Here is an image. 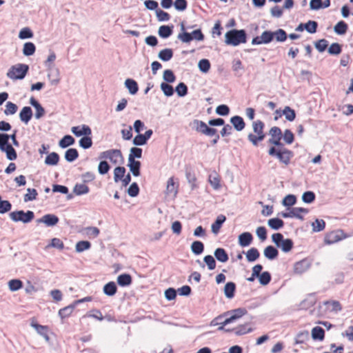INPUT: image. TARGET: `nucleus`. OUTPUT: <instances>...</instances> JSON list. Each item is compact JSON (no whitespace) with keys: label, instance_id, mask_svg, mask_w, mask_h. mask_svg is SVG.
I'll use <instances>...</instances> for the list:
<instances>
[{"label":"nucleus","instance_id":"12","mask_svg":"<svg viewBox=\"0 0 353 353\" xmlns=\"http://www.w3.org/2000/svg\"><path fill=\"white\" fill-rule=\"evenodd\" d=\"M71 131L77 137H81L82 135L90 136L92 134L90 128L86 125L74 126L72 128Z\"/></svg>","mask_w":353,"mask_h":353},{"label":"nucleus","instance_id":"6","mask_svg":"<svg viewBox=\"0 0 353 353\" xmlns=\"http://www.w3.org/2000/svg\"><path fill=\"white\" fill-rule=\"evenodd\" d=\"M100 159H109L110 161L114 164H121L123 162V157L121 151L118 149H111L104 151L100 154Z\"/></svg>","mask_w":353,"mask_h":353},{"label":"nucleus","instance_id":"63","mask_svg":"<svg viewBox=\"0 0 353 353\" xmlns=\"http://www.w3.org/2000/svg\"><path fill=\"white\" fill-rule=\"evenodd\" d=\"M163 79L168 83L174 82L176 77L171 70H165L163 72Z\"/></svg>","mask_w":353,"mask_h":353},{"label":"nucleus","instance_id":"41","mask_svg":"<svg viewBox=\"0 0 353 353\" xmlns=\"http://www.w3.org/2000/svg\"><path fill=\"white\" fill-rule=\"evenodd\" d=\"M89 188L84 183H77L74 188V192L77 195L85 194L89 192Z\"/></svg>","mask_w":353,"mask_h":353},{"label":"nucleus","instance_id":"10","mask_svg":"<svg viewBox=\"0 0 353 353\" xmlns=\"http://www.w3.org/2000/svg\"><path fill=\"white\" fill-rule=\"evenodd\" d=\"M274 39V34L270 31H265L263 32L261 36H258L254 37L252 43L253 45H260L262 43H268L271 42Z\"/></svg>","mask_w":353,"mask_h":353},{"label":"nucleus","instance_id":"39","mask_svg":"<svg viewBox=\"0 0 353 353\" xmlns=\"http://www.w3.org/2000/svg\"><path fill=\"white\" fill-rule=\"evenodd\" d=\"M74 143V139L71 135L64 136L59 143V145L62 148H65Z\"/></svg>","mask_w":353,"mask_h":353},{"label":"nucleus","instance_id":"4","mask_svg":"<svg viewBox=\"0 0 353 353\" xmlns=\"http://www.w3.org/2000/svg\"><path fill=\"white\" fill-rule=\"evenodd\" d=\"M247 41L246 33L244 30H231L225 33V43L233 46L245 43Z\"/></svg>","mask_w":353,"mask_h":353},{"label":"nucleus","instance_id":"25","mask_svg":"<svg viewBox=\"0 0 353 353\" xmlns=\"http://www.w3.org/2000/svg\"><path fill=\"white\" fill-rule=\"evenodd\" d=\"M264 255L267 259L273 260L278 256L279 252L274 247L268 245L264 250Z\"/></svg>","mask_w":353,"mask_h":353},{"label":"nucleus","instance_id":"17","mask_svg":"<svg viewBox=\"0 0 353 353\" xmlns=\"http://www.w3.org/2000/svg\"><path fill=\"white\" fill-rule=\"evenodd\" d=\"M253 236L250 232H243L239 236V244L242 247H246L251 244Z\"/></svg>","mask_w":353,"mask_h":353},{"label":"nucleus","instance_id":"40","mask_svg":"<svg viewBox=\"0 0 353 353\" xmlns=\"http://www.w3.org/2000/svg\"><path fill=\"white\" fill-rule=\"evenodd\" d=\"M78 157L79 152L75 148H70L65 153V158L69 162L74 161Z\"/></svg>","mask_w":353,"mask_h":353},{"label":"nucleus","instance_id":"42","mask_svg":"<svg viewBox=\"0 0 353 353\" xmlns=\"http://www.w3.org/2000/svg\"><path fill=\"white\" fill-rule=\"evenodd\" d=\"M36 48L33 43L27 42L23 46V53L26 56L32 55L35 52Z\"/></svg>","mask_w":353,"mask_h":353},{"label":"nucleus","instance_id":"8","mask_svg":"<svg viewBox=\"0 0 353 353\" xmlns=\"http://www.w3.org/2000/svg\"><path fill=\"white\" fill-rule=\"evenodd\" d=\"M268 135L270 136V138L268 141V143L269 145H271L272 146L274 147L282 146L283 145L281 143L283 133L281 128H279V127H272L269 130Z\"/></svg>","mask_w":353,"mask_h":353},{"label":"nucleus","instance_id":"21","mask_svg":"<svg viewBox=\"0 0 353 353\" xmlns=\"http://www.w3.org/2000/svg\"><path fill=\"white\" fill-rule=\"evenodd\" d=\"M323 303L326 307V310L328 312H337L342 308L341 303L338 301H327Z\"/></svg>","mask_w":353,"mask_h":353},{"label":"nucleus","instance_id":"26","mask_svg":"<svg viewBox=\"0 0 353 353\" xmlns=\"http://www.w3.org/2000/svg\"><path fill=\"white\" fill-rule=\"evenodd\" d=\"M290 210L293 218H296L300 220H303V214H306L308 213V210L304 208H292Z\"/></svg>","mask_w":353,"mask_h":353},{"label":"nucleus","instance_id":"28","mask_svg":"<svg viewBox=\"0 0 353 353\" xmlns=\"http://www.w3.org/2000/svg\"><path fill=\"white\" fill-rule=\"evenodd\" d=\"M117 292V288L114 282L110 281L103 287V292L108 296H113Z\"/></svg>","mask_w":353,"mask_h":353},{"label":"nucleus","instance_id":"52","mask_svg":"<svg viewBox=\"0 0 353 353\" xmlns=\"http://www.w3.org/2000/svg\"><path fill=\"white\" fill-rule=\"evenodd\" d=\"M185 175L189 183L192 185V188L196 187L197 179L194 172L191 170H187Z\"/></svg>","mask_w":353,"mask_h":353},{"label":"nucleus","instance_id":"62","mask_svg":"<svg viewBox=\"0 0 353 353\" xmlns=\"http://www.w3.org/2000/svg\"><path fill=\"white\" fill-rule=\"evenodd\" d=\"M12 208V204L8 201H0V214H4L9 212Z\"/></svg>","mask_w":353,"mask_h":353},{"label":"nucleus","instance_id":"53","mask_svg":"<svg viewBox=\"0 0 353 353\" xmlns=\"http://www.w3.org/2000/svg\"><path fill=\"white\" fill-rule=\"evenodd\" d=\"M79 145L84 149L90 148L92 145V141L90 136H85L79 140Z\"/></svg>","mask_w":353,"mask_h":353},{"label":"nucleus","instance_id":"38","mask_svg":"<svg viewBox=\"0 0 353 353\" xmlns=\"http://www.w3.org/2000/svg\"><path fill=\"white\" fill-rule=\"evenodd\" d=\"M191 250L194 254L199 255L203 252L204 245L201 241H195L191 245Z\"/></svg>","mask_w":353,"mask_h":353},{"label":"nucleus","instance_id":"7","mask_svg":"<svg viewBox=\"0 0 353 353\" xmlns=\"http://www.w3.org/2000/svg\"><path fill=\"white\" fill-rule=\"evenodd\" d=\"M9 216L13 221H21L24 223L30 222L34 217V212L30 210L26 212L23 210L14 211L10 212Z\"/></svg>","mask_w":353,"mask_h":353},{"label":"nucleus","instance_id":"54","mask_svg":"<svg viewBox=\"0 0 353 353\" xmlns=\"http://www.w3.org/2000/svg\"><path fill=\"white\" fill-rule=\"evenodd\" d=\"M283 114H284L285 118H286V119L290 121H292L293 120H294L295 117H296V114H295L294 110L291 109L288 106H286L284 108V110L283 111Z\"/></svg>","mask_w":353,"mask_h":353},{"label":"nucleus","instance_id":"31","mask_svg":"<svg viewBox=\"0 0 353 353\" xmlns=\"http://www.w3.org/2000/svg\"><path fill=\"white\" fill-rule=\"evenodd\" d=\"M246 258L249 262H253L257 260L260 256V253L256 248H252L246 252Z\"/></svg>","mask_w":353,"mask_h":353},{"label":"nucleus","instance_id":"29","mask_svg":"<svg viewBox=\"0 0 353 353\" xmlns=\"http://www.w3.org/2000/svg\"><path fill=\"white\" fill-rule=\"evenodd\" d=\"M236 285L233 282H228L224 287V293L226 297L232 299L234 296Z\"/></svg>","mask_w":353,"mask_h":353},{"label":"nucleus","instance_id":"15","mask_svg":"<svg viewBox=\"0 0 353 353\" xmlns=\"http://www.w3.org/2000/svg\"><path fill=\"white\" fill-rule=\"evenodd\" d=\"M38 221L44 223L47 226H54L59 222V218L54 214H48L43 216Z\"/></svg>","mask_w":353,"mask_h":353},{"label":"nucleus","instance_id":"60","mask_svg":"<svg viewBox=\"0 0 353 353\" xmlns=\"http://www.w3.org/2000/svg\"><path fill=\"white\" fill-rule=\"evenodd\" d=\"M204 262L207 264L209 270H212L216 268V261L212 256L207 255L203 259Z\"/></svg>","mask_w":353,"mask_h":353},{"label":"nucleus","instance_id":"56","mask_svg":"<svg viewBox=\"0 0 353 353\" xmlns=\"http://www.w3.org/2000/svg\"><path fill=\"white\" fill-rule=\"evenodd\" d=\"M273 34H274V37H275V39L277 41L282 42V41H285L287 39V34L282 29L277 30L276 31L274 32Z\"/></svg>","mask_w":353,"mask_h":353},{"label":"nucleus","instance_id":"1","mask_svg":"<svg viewBox=\"0 0 353 353\" xmlns=\"http://www.w3.org/2000/svg\"><path fill=\"white\" fill-rule=\"evenodd\" d=\"M247 313L245 308H237L218 316L214 320L215 324L219 325V330H223V327L229 323L236 321Z\"/></svg>","mask_w":353,"mask_h":353},{"label":"nucleus","instance_id":"20","mask_svg":"<svg viewBox=\"0 0 353 353\" xmlns=\"http://www.w3.org/2000/svg\"><path fill=\"white\" fill-rule=\"evenodd\" d=\"M226 217L223 215L220 214L217 216L216 221L212 224L211 229L212 232L216 234L219 233L222 224L225 221Z\"/></svg>","mask_w":353,"mask_h":353},{"label":"nucleus","instance_id":"19","mask_svg":"<svg viewBox=\"0 0 353 353\" xmlns=\"http://www.w3.org/2000/svg\"><path fill=\"white\" fill-rule=\"evenodd\" d=\"M230 122L237 131H241L245 128V123L240 116H234L230 119Z\"/></svg>","mask_w":353,"mask_h":353},{"label":"nucleus","instance_id":"33","mask_svg":"<svg viewBox=\"0 0 353 353\" xmlns=\"http://www.w3.org/2000/svg\"><path fill=\"white\" fill-rule=\"evenodd\" d=\"M158 56L161 60L163 61H168L172 58L173 51L170 48H165L161 50Z\"/></svg>","mask_w":353,"mask_h":353},{"label":"nucleus","instance_id":"24","mask_svg":"<svg viewBox=\"0 0 353 353\" xmlns=\"http://www.w3.org/2000/svg\"><path fill=\"white\" fill-rule=\"evenodd\" d=\"M214 256L216 259L221 263H225L229 259L228 254L226 251L223 248H221L215 250Z\"/></svg>","mask_w":353,"mask_h":353},{"label":"nucleus","instance_id":"36","mask_svg":"<svg viewBox=\"0 0 353 353\" xmlns=\"http://www.w3.org/2000/svg\"><path fill=\"white\" fill-rule=\"evenodd\" d=\"M125 168L124 167L118 166L114 170V180L116 183L121 181L125 174Z\"/></svg>","mask_w":353,"mask_h":353},{"label":"nucleus","instance_id":"49","mask_svg":"<svg viewBox=\"0 0 353 353\" xmlns=\"http://www.w3.org/2000/svg\"><path fill=\"white\" fill-rule=\"evenodd\" d=\"M91 247V243L88 241H81L76 244V251L78 252H83Z\"/></svg>","mask_w":353,"mask_h":353},{"label":"nucleus","instance_id":"34","mask_svg":"<svg viewBox=\"0 0 353 353\" xmlns=\"http://www.w3.org/2000/svg\"><path fill=\"white\" fill-rule=\"evenodd\" d=\"M59 161V156L56 152L50 153L45 159V163L49 165H55Z\"/></svg>","mask_w":353,"mask_h":353},{"label":"nucleus","instance_id":"43","mask_svg":"<svg viewBox=\"0 0 353 353\" xmlns=\"http://www.w3.org/2000/svg\"><path fill=\"white\" fill-rule=\"evenodd\" d=\"M268 225L271 228L278 230L283 226L284 223L279 218H273L268 220Z\"/></svg>","mask_w":353,"mask_h":353},{"label":"nucleus","instance_id":"16","mask_svg":"<svg viewBox=\"0 0 353 353\" xmlns=\"http://www.w3.org/2000/svg\"><path fill=\"white\" fill-rule=\"evenodd\" d=\"M32 117V111L30 107L25 106L23 107L20 113L19 118L22 122L27 124Z\"/></svg>","mask_w":353,"mask_h":353},{"label":"nucleus","instance_id":"59","mask_svg":"<svg viewBox=\"0 0 353 353\" xmlns=\"http://www.w3.org/2000/svg\"><path fill=\"white\" fill-rule=\"evenodd\" d=\"M176 92L179 97H184L188 93V87L184 83H179L176 88Z\"/></svg>","mask_w":353,"mask_h":353},{"label":"nucleus","instance_id":"64","mask_svg":"<svg viewBox=\"0 0 353 353\" xmlns=\"http://www.w3.org/2000/svg\"><path fill=\"white\" fill-rule=\"evenodd\" d=\"M317 23L314 21H309L304 25L305 30L310 33H315L317 28Z\"/></svg>","mask_w":353,"mask_h":353},{"label":"nucleus","instance_id":"47","mask_svg":"<svg viewBox=\"0 0 353 353\" xmlns=\"http://www.w3.org/2000/svg\"><path fill=\"white\" fill-rule=\"evenodd\" d=\"M8 287L10 291H17L23 287V283L19 279H12L8 282Z\"/></svg>","mask_w":353,"mask_h":353},{"label":"nucleus","instance_id":"46","mask_svg":"<svg viewBox=\"0 0 353 353\" xmlns=\"http://www.w3.org/2000/svg\"><path fill=\"white\" fill-rule=\"evenodd\" d=\"M259 283L263 285H268L271 281V274L270 272L265 271L261 274L259 273V276H258Z\"/></svg>","mask_w":353,"mask_h":353},{"label":"nucleus","instance_id":"3","mask_svg":"<svg viewBox=\"0 0 353 353\" xmlns=\"http://www.w3.org/2000/svg\"><path fill=\"white\" fill-rule=\"evenodd\" d=\"M253 133L248 135V139L254 146H258L259 143L263 141L265 137L264 132V123L261 120H256L252 123Z\"/></svg>","mask_w":353,"mask_h":353},{"label":"nucleus","instance_id":"11","mask_svg":"<svg viewBox=\"0 0 353 353\" xmlns=\"http://www.w3.org/2000/svg\"><path fill=\"white\" fill-rule=\"evenodd\" d=\"M310 268L308 261L305 259L299 261L294 264L292 272L294 274L300 275L305 272Z\"/></svg>","mask_w":353,"mask_h":353},{"label":"nucleus","instance_id":"51","mask_svg":"<svg viewBox=\"0 0 353 353\" xmlns=\"http://www.w3.org/2000/svg\"><path fill=\"white\" fill-rule=\"evenodd\" d=\"M293 241L290 239H286L283 241L279 248H281L284 252H290L293 248Z\"/></svg>","mask_w":353,"mask_h":353},{"label":"nucleus","instance_id":"61","mask_svg":"<svg viewBox=\"0 0 353 353\" xmlns=\"http://www.w3.org/2000/svg\"><path fill=\"white\" fill-rule=\"evenodd\" d=\"M110 167L107 161H102L99 163L98 166V171L101 174H105L110 170Z\"/></svg>","mask_w":353,"mask_h":353},{"label":"nucleus","instance_id":"44","mask_svg":"<svg viewBox=\"0 0 353 353\" xmlns=\"http://www.w3.org/2000/svg\"><path fill=\"white\" fill-rule=\"evenodd\" d=\"M312 226L314 232H321L325 229V222L323 219H316L314 222L312 223Z\"/></svg>","mask_w":353,"mask_h":353},{"label":"nucleus","instance_id":"35","mask_svg":"<svg viewBox=\"0 0 353 353\" xmlns=\"http://www.w3.org/2000/svg\"><path fill=\"white\" fill-rule=\"evenodd\" d=\"M125 85L131 94H135L137 92L139 88L134 80L128 79L125 81Z\"/></svg>","mask_w":353,"mask_h":353},{"label":"nucleus","instance_id":"18","mask_svg":"<svg viewBox=\"0 0 353 353\" xmlns=\"http://www.w3.org/2000/svg\"><path fill=\"white\" fill-rule=\"evenodd\" d=\"M128 165L134 176H138L140 175V161H136L135 159H133L132 157H131L130 160H128Z\"/></svg>","mask_w":353,"mask_h":353},{"label":"nucleus","instance_id":"13","mask_svg":"<svg viewBox=\"0 0 353 353\" xmlns=\"http://www.w3.org/2000/svg\"><path fill=\"white\" fill-rule=\"evenodd\" d=\"M179 183L172 176L168 179L166 186V194L176 196L178 193Z\"/></svg>","mask_w":353,"mask_h":353},{"label":"nucleus","instance_id":"55","mask_svg":"<svg viewBox=\"0 0 353 353\" xmlns=\"http://www.w3.org/2000/svg\"><path fill=\"white\" fill-rule=\"evenodd\" d=\"M156 15L158 20L160 21H167L170 19V14L161 9H157L156 10Z\"/></svg>","mask_w":353,"mask_h":353},{"label":"nucleus","instance_id":"27","mask_svg":"<svg viewBox=\"0 0 353 353\" xmlns=\"http://www.w3.org/2000/svg\"><path fill=\"white\" fill-rule=\"evenodd\" d=\"M341 240L338 233L336 232L332 231L327 233L324 239V241L326 244H332L338 242Z\"/></svg>","mask_w":353,"mask_h":353},{"label":"nucleus","instance_id":"57","mask_svg":"<svg viewBox=\"0 0 353 353\" xmlns=\"http://www.w3.org/2000/svg\"><path fill=\"white\" fill-rule=\"evenodd\" d=\"M161 89L167 97H170L174 94V89L172 86L166 83H161Z\"/></svg>","mask_w":353,"mask_h":353},{"label":"nucleus","instance_id":"9","mask_svg":"<svg viewBox=\"0 0 353 353\" xmlns=\"http://www.w3.org/2000/svg\"><path fill=\"white\" fill-rule=\"evenodd\" d=\"M193 124L196 131L201 132L203 134L212 137L216 135V129L208 127L207 124L202 121L195 119L193 121Z\"/></svg>","mask_w":353,"mask_h":353},{"label":"nucleus","instance_id":"22","mask_svg":"<svg viewBox=\"0 0 353 353\" xmlns=\"http://www.w3.org/2000/svg\"><path fill=\"white\" fill-rule=\"evenodd\" d=\"M208 181L214 190L221 188V178L216 172H214L209 175Z\"/></svg>","mask_w":353,"mask_h":353},{"label":"nucleus","instance_id":"50","mask_svg":"<svg viewBox=\"0 0 353 353\" xmlns=\"http://www.w3.org/2000/svg\"><path fill=\"white\" fill-rule=\"evenodd\" d=\"M263 270V266L261 264L255 265L252 268V273L250 277L248 278L247 280L250 282H253L256 277L258 278L259 273Z\"/></svg>","mask_w":353,"mask_h":353},{"label":"nucleus","instance_id":"58","mask_svg":"<svg viewBox=\"0 0 353 353\" xmlns=\"http://www.w3.org/2000/svg\"><path fill=\"white\" fill-rule=\"evenodd\" d=\"M27 191L28 193L24 196L25 201H33L37 199V192L35 189L28 188Z\"/></svg>","mask_w":353,"mask_h":353},{"label":"nucleus","instance_id":"45","mask_svg":"<svg viewBox=\"0 0 353 353\" xmlns=\"http://www.w3.org/2000/svg\"><path fill=\"white\" fill-rule=\"evenodd\" d=\"M347 25L343 21L338 22L334 26V31L338 34H344L347 32Z\"/></svg>","mask_w":353,"mask_h":353},{"label":"nucleus","instance_id":"23","mask_svg":"<svg viewBox=\"0 0 353 353\" xmlns=\"http://www.w3.org/2000/svg\"><path fill=\"white\" fill-rule=\"evenodd\" d=\"M132 282V279L129 274H122L117 277V283L120 286H128Z\"/></svg>","mask_w":353,"mask_h":353},{"label":"nucleus","instance_id":"14","mask_svg":"<svg viewBox=\"0 0 353 353\" xmlns=\"http://www.w3.org/2000/svg\"><path fill=\"white\" fill-rule=\"evenodd\" d=\"M30 103L36 110V112H35V118L36 119H39L45 115L46 111H45L44 108L33 97H32L30 99Z\"/></svg>","mask_w":353,"mask_h":353},{"label":"nucleus","instance_id":"30","mask_svg":"<svg viewBox=\"0 0 353 353\" xmlns=\"http://www.w3.org/2000/svg\"><path fill=\"white\" fill-rule=\"evenodd\" d=\"M1 151L6 152L7 159L10 161L15 160L17 157L15 150L10 144L7 145L4 147V149L1 150Z\"/></svg>","mask_w":353,"mask_h":353},{"label":"nucleus","instance_id":"2","mask_svg":"<svg viewBox=\"0 0 353 353\" xmlns=\"http://www.w3.org/2000/svg\"><path fill=\"white\" fill-rule=\"evenodd\" d=\"M268 154L276 157L279 161L285 165L290 164L293 157V152L283 146H271L268 150Z\"/></svg>","mask_w":353,"mask_h":353},{"label":"nucleus","instance_id":"37","mask_svg":"<svg viewBox=\"0 0 353 353\" xmlns=\"http://www.w3.org/2000/svg\"><path fill=\"white\" fill-rule=\"evenodd\" d=\"M173 26H161L159 28V35L162 38H168L172 34Z\"/></svg>","mask_w":353,"mask_h":353},{"label":"nucleus","instance_id":"32","mask_svg":"<svg viewBox=\"0 0 353 353\" xmlns=\"http://www.w3.org/2000/svg\"><path fill=\"white\" fill-rule=\"evenodd\" d=\"M75 305H76V304L74 303L72 305H70L68 306H66V307L61 309L59 311V314L61 317V319H65V318L70 316L74 312Z\"/></svg>","mask_w":353,"mask_h":353},{"label":"nucleus","instance_id":"48","mask_svg":"<svg viewBox=\"0 0 353 353\" xmlns=\"http://www.w3.org/2000/svg\"><path fill=\"white\" fill-rule=\"evenodd\" d=\"M18 107L16 104L11 101L7 102L6 105V109L4 110V114L6 115L14 114L17 112Z\"/></svg>","mask_w":353,"mask_h":353},{"label":"nucleus","instance_id":"5","mask_svg":"<svg viewBox=\"0 0 353 353\" xmlns=\"http://www.w3.org/2000/svg\"><path fill=\"white\" fill-rule=\"evenodd\" d=\"M29 67L23 63L15 64L9 69L7 77L12 80L23 79L28 73Z\"/></svg>","mask_w":353,"mask_h":353}]
</instances>
